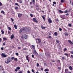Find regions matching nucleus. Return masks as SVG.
<instances>
[{
  "label": "nucleus",
  "mask_w": 73,
  "mask_h": 73,
  "mask_svg": "<svg viewBox=\"0 0 73 73\" xmlns=\"http://www.w3.org/2000/svg\"><path fill=\"white\" fill-rule=\"evenodd\" d=\"M1 56L2 57L5 58V57H7L8 55H7L4 54L3 53H2L1 54Z\"/></svg>",
  "instance_id": "nucleus-1"
},
{
  "label": "nucleus",
  "mask_w": 73,
  "mask_h": 73,
  "mask_svg": "<svg viewBox=\"0 0 73 73\" xmlns=\"http://www.w3.org/2000/svg\"><path fill=\"white\" fill-rule=\"evenodd\" d=\"M11 61V58L9 57L8 58H7V62H5V63H7V64H9L10 62Z\"/></svg>",
  "instance_id": "nucleus-2"
},
{
  "label": "nucleus",
  "mask_w": 73,
  "mask_h": 73,
  "mask_svg": "<svg viewBox=\"0 0 73 73\" xmlns=\"http://www.w3.org/2000/svg\"><path fill=\"white\" fill-rule=\"evenodd\" d=\"M33 20L34 22H35V23H38V21L35 18H33Z\"/></svg>",
  "instance_id": "nucleus-3"
},
{
  "label": "nucleus",
  "mask_w": 73,
  "mask_h": 73,
  "mask_svg": "<svg viewBox=\"0 0 73 73\" xmlns=\"http://www.w3.org/2000/svg\"><path fill=\"white\" fill-rule=\"evenodd\" d=\"M20 68L19 67H17L15 69V72H17V70H20Z\"/></svg>",
  "instance_id": "nucleus-4"
},
{
  "label": "nucleus",
  "mask_w": 73,
  "mask_h": 73,
  "mask_svg": "<svg viewBox=\"0 0 73 73\" xmlns=\"http://www.w3.org/2000/svg\"><path fill=\"white\" fill-rule=\"evenodd\" d=\"M24 38H25V39H27V38H28V36L27 35H24Z\"/></svg>",
  "instance_id": "nucleus-5"
},
{
  "label": "nucleus",
  "mask_w": 73,
  "mask_h": 73,
  "mask_svg": "<svg viewBox=\"0 0 73 73\" xmlns=\"http://www.w3.org/2000/svg\"><path fill=\"white\" fill-rule=\"evenodd\" d=\"M34 53L36 55V56H38V53H37V52H36V50H34Z\"/></svg>",
  "instance_id": "nucleus-6"
},
{
  "label": "nucleus",
  "mask_w": 73,
  "mask_h": 73,
  "mask_svg": "<svg viewBox=\"0 0 73 73\" xmlns=\"http://www.w3.org/2000/svg\"><path fill=\"white\" fill-rule=\"evenodd\" d=\"M48 22H49V23H52V20H51V19H48Z\"/></svg>",
  "instance_id": "nucleus-7"
},
{
  "label": "nucleus",
  "mask_w": 73,
  "mask_h": 73,
  "mask_svg": "<svg viewBox=\"0 0 73 73\" xmlns=\"http://www.w3.org/2000/svg\"><path fill=\"white\" fill-rule=\"evenodd\" d=\"M37 40H38V43H40L41 42V40H40L39 39H36V42H37Z\"/></svg>",
  "instance_id": "nucleus-8"
},
{
  "label": "nucleus",
  "mask_w": 73,
  "mask_h": 73,
  "mask_svg": "<svg viewBox=\"0 0 73 73\" xmlns=\"http://www.w3.org/2000/svg\"><path fill=\"white\" fill-rule=\"evenodd\" d=\"M22 16V14L20 13L18 14V16L19 17H21Z\"/></svg>",
  "instance_id": "nucleus-9"
},
{
  "label": "nucleus",
  "mask_w": 73,
  "mask_h": 73,
  "mask_svg": "<svg viewBox=\"0 0 73 73\" xmlns=\"http://www.w3.org/2000/svg\"><path fill=\"white\" fill-rule=\"evenodd\" d=\"M68 41L70 43V44H71V45H72L73 42H72V41H71L70 40H68Z\"/></svg>",
  "instance_id": "nucleus-10"
},
{
  "label": "nucleus",
  "mask_w": 73,
  "mask_h": 73,
  "mask_svg": "<svg viewBox=\"0 0 73 73\" xmlns=\"http://www.w3.org/2000/svg\"><path fill=\"white\" fill-rule=\"evenodd\" d=\"M65 72L66 73H68L69 72V71H68V69H66L65 70Z\"/></svg>",
  "instance_id": "nucleus-11"
},
{
  "label": "nucleus",
  "mask_w": 73,
  "mask_h": 73,
  "mask_svg": "<svg viewBox=\"0 0 73 73\" xmlns=\"http://www.w3.org/2000/svg\"><path fill=\"white\" fill-rule=\"evenodd\" d=\"M22 31L23 32H26V29L24 28H22Z\"/></svg>",
  "instance_id": "nucleus-12"
},
{
  "label": "nucleus",
  "mask_w": 73,
  "mask_h": 73,
  "mask_svg": "<svg viewBox=\"0 0 73 73\" xmlns=\"http://www.w3.org/2000/svg\"><path fill=\"white\" fill-rule=\"evenodd\" d=\"M13 37H14V35L13 34H12L11 37V39H12V38H13Z\"/></svg>",
  "instance_id": "nucleus-13"
},
{
  "label": "nucleus",
  "mask_w": 73,
  "mask_h": 73,
  "mask_svg": "<svg viewBox=\"0 0 73 73\" xmlns=\"http://www.w3.org/2000/svg\"><path fill=\"white\" fill-rule=\"evenodd\" d=\"M32 1L33 3V5H35V0H32Z\"/></svg>",
  "instance_id": "nucleus-14"
},
{
  "label": "nucleus",
  "mask_w": 73,
  "mask_h": 73,
  "mask_svg": "<svg viewBox=\"0 0 73 73\" xmlns=\"http://www.w3.org/2000/svg\"><path fill=\"white\" fill-rule=\"evenodd\" d=\"M69 68L71 70H73V68H72V66H70V67H69Z\"/></svg>",
  "instance_id": "nucleus-15"
},
{
  "label": "nucleus",
  "mask_w": 73,
  "mask_h": 73,
  "mask_svg": "<svg viewBox=\"0 0 73 73\" xmlns=\"http://www.w3.org/2000/svg\"><path fill=\"white\" fill-rule=\"evenodd\" d=\"M23 29H22V28L19 31L20 33H21V32H22V31H23Z\"/></svg>",
  "instance_id": "nucleus-16"
},
{
  "label": "nucleus",
  "mask_w": 73,
  "mask_h": 73,
  "mask_svg": "<svg viewBox=\"0 0 73 73\" xmlns=\"http://www.w3.org/2000/svg\"><path fill=\"white\" fill-rule=\"evenodd\" d=\"M59 12L60 13H63V11H62L60 10H59Z\"/></svg>",
  "instance_id": "nucleus-17"
},
{
  "label": "nucleus",
  "mask_w": 73,
  "mask_h": 73,
  "mask_svg": "<svg viewBox=\"0 0 73 73\" xmlns=\"http://www.w3.org/2000/svg\"><path fill=\"white\" fill-rule=\"evenodd\" d=\"M17 1H18L19 2V3H22L23 2L21 0H17Z\"/></svg>",
  "instance_id": "nucleus-18"
},
{
  "label": "nucleus",
  "mask_w": 73,
  "mask_h": 73,
  "mask_svg": "<svg viewBox=\"0 0 73 73\" xmlns=\"http://www.w3.org/2000/svg\"><path fill=\"white\" fill-rule=\"evenodd\" d=\"M49 69H45L44 70V72H49Z\"/></svg>",
  "instance_id": "nucleus-19"
},
{
  "label": "nucleus",
  "mask_w": 73,
  "mask_h": 73,
  "mask_svg": "<svg viewBox=\"0 0 73 73\" xmlns=\"http://www.w3.org/2000/svg\"><path fill=\"white\" fill-rule=\"evenodd\" d=\"M14 28H15V29H17V26L16 25H14Z\"/></svg>",
  "instance_id": "nucleus-20"
},
{
  "label": "nucleus",
  "mask_w": 73,
  "mask_h": 73,
  "mask_svg": "<svg viewBox=\"0 0 73 73\" xmlns=\"http://www.w3.org/2000/svg\"><path fill=\"white\" fill-rule=\"evenodd\" d=\"M36 9L37 11H39L40 9L39 8V7H36Z\"/></svg>",
  "instance_id": "nucleus-21"
},
{
  "label": "nucleus",
  "mask_w": 73,
  "mask_h": 73,
  "mask_svg": "<svg viewBox=\"0 0 73 73\" xmlns=\"http://www.w3.org/2000/svg\"><path fill=\"white\" fill-rule=\"evenodd\" d=\"M36 66H37V67H38V66H40V65H39V64H38V63H37Z\"/></svg>",
  "instance_id": "nucleus-22"
},
{
  "label": "nucleus",
  "mask_w": 73,
  "mask_h": 73,
  "mask_svg": "<svg viewBox=\"0 0 73 73\" xmlns=\"http://www.w3.org/2000/svg\"><path fill=\"white\" fill-rule=\"evenodd\" d=\"M58 40V39H57L56 40L57 43H60V41L59 40Z\"/></svg>",
  "instance_id": "nucleus-23"
},
{
  "label": "nucleus",
  "mask_w": 73,
  "mask_h": 73,
  "mask_svg": "<svg viewBox=\"0 0 73 73\" xmlns=\"http://www.w3.org/2000/svg\"><path fill=\"white\" fill-rule=\"evenodd\" d=\"M1 12L2 13H3L4 14H5V13L3 11H1Z\"/></svg>",
  "instance_id": "nucleus-24"
},
{
  "label": "nucleus",
  "mask_w": 73,
  "mask_h": 73,
  "mask_svg": "<svg viewBox=\"0 0 73 73\" xmlns=\"http://www.w3.org/2000/svg\"><path fill=\"white\" fill-rule=\"evenodd\" d=\"M63 50H64V51H66V50H67V49H66V48H65Z\"/></svg>",
  "instance_id": "nucleus-25"
},
{
  "label": "nucleus",
  "mask_w": 73,
  "mask_h": 73,
  "mask_svg": "<svg viewBox=\"0 0 73 73\" xmlns=\"http://www.w3.org/2000/svg\"><path fill=\"white\" fill-rule=\"evenodd\" d=\"M15 9H19V7H15Z\"/></svg>",
  "instance_id": "nucleus-26"
},
{
  "label": "nucleus",
  "mask_w": 73,
  "mask_h": 73,
  "mask_svg": "<svg viewBox=\"0 0 73 73\" xmlns=\"http://www.w3.org/2000/svg\"><path fill=\"white\" fill-rule=\"evenodd\" d=\"M54 35H58L57 33L56 32H55V33H54Z\"/></svg>",
  "instance_id": "nucleus-27"
},
{
  "label": "nucleus",
  "mask_w": 73,
  "mask_h": 73,
  "mask_svg": "<svg viewBox=\"0 0 73 73\" xmlns=\"http://www.w3.org/2000/svg\"><path fill=\"white\" fill-rule=\"evenodd\" d=\"M32 46L33 49H35V46Z\"/></svg>",
  "instance_id": "nucleus-28"
},
{
  "label": "nucleus",
  "mask_w": 73,
  "mask_h": 73,
  "mask_svg": "<svg viewBox=\"0 0 73 73\" xmlns=\"http://www.w3.org/2000/svg\"><path fill=\"white\" fill-rule=\"evenodd\" d=\"M21 38L22 40H24V36H22L21 37Z\"/></svg>",
  "instance_id": "nucleus-29"
},
{
  "label": "nucleus",
  "mask_w": 73,
  "mask_h": 73,
  "mask_svg": "<svg viewBox=\"0 0 73 73\" xmlns=\"http://www.w3.org/2000/svg\"><path fill=\"white\" fill-rule=\"evenodd\" d=\"M42 28V29H45V27H43V26H41Z\"/></svg>",
  "instance_id": "nucleus-30"
},
{
  "label": "nucleus",
  "mask_w": 73,
  "mask_h": 73,
  "mask_svg": "<svg viewBox=\"0 0 73 73\" xmlns=\"http://www.w3.org/2000/svg\"><path fill=\"white\" fill-rule=\"evenodd\" d=\"M3 39L4 40H7V38H3Z\"/></svg>",
  "instance_id": "nucleus-31"
},
{
  "label": "nucleus",
  "mask_w": 73,
  "mask_h": 73,
  "mask_svg": "<svg viewBox=\"0 0 73 73\" xmlns=\"http://www.w3.org/2000/svg\"><path fill=\"white\" fill-rule=\"evenodd\" d=\"M42 17L43 19H44V20H45V17H44V16H42Z\"/></svg>",
  "instance_id": "nucleus-32"
},
{
  "label": "nucleus",
  "mask_w": 73,
  "mask_h": 73,
  "mask_svg": "<svg viewBox=\"0 0 73 73\" xmlns=\"http://www.w3.org/2000/svg\"><path fill=\"white\" fill-rule=\"evenodd\" d=\"M8 28H9V30H11L12 29H11V28L10 27H8Z\"/></svg>",
  "instance_id": "nucleus-33"
},
{
  "label": "nucleus",
  "mask_w": 73,
  "mask_h": 73,
  "mask_svg": "<svg viewBox=\"0 0 73 73\" xmlns=\"http://www.w3.org/2000/svg\"><path fill=\"white\" fill-rule=\"evenodd\" d=\"M26 49H27V48H24L22 50H26Z\"/></svg>",
  "instance_id": "nucleus-34"
},
{
  "label": "nucleus",
  "mask_w": 73,
  "mask_h": 73,
  "mask_svg": "<svg viewBox=\"0 0 73 73\" xmlns=\"http://www.w3.org/2000/svg\"><path fill=\"white\" fill-rule=\"evenodd\" d=\"M2 34H4V31H1Z\"/></svg>",
  "instance_id": "nucleus-35"
},
{
  "label": "nucleus",
  "mask_w": 73,
  "mask_h": 73,
  "mask_svg": "<svg viewBox=\"0 0 73 73\" xmlns=\"http://www.w3.org/2000/svg\"><path fill=\"white\" fill-rule=\"evenodd\" d=\"M14 60H15V61H17V59L16 58H14Z\"/></svg>",
  "instance_id": "nucleus-36"
},
{
  "label": "nucleus",
  "mask_w": 73,
  "mask_h": 73,
  "mask_svg": "<svg viewBox=\"0 0 73 73\" xmlns=\"http://www.w3.org/2000/svg\"><path fill=\"white\" fill-rule=\"evenodd\" d=\"M15 5H18V6H19V4L17 3H15Z\"/></svg>",
  "instance_id": "nucleus-37"
},
{
  "label": "nucleus",
  "mask_w": 73,
  "mask_h": 73,
  "mask_svg": "<svg viewBox=\"0 0 73 73\" xmlns=\"http://www.w3.org/2000/svg\"><path fill=\"white\" fill-rule=\"evenodd\" d=\"M68 12V11L66 10L65 11H64L65 13H66Z\"/></svg>",
  "instance_id": "nucleus-38"
},
{
  "label": "nucleus",
  "mask_w": 73,
  "mask_h": 73,
  "mask_svg": "<svg viewBox=\"0 0 73 73\" xmlns=\"http://www.w3.org/2000/svg\"><path fill=\"white\" fill-rule=\"evenodd\" d=\"M14 57H12V58H11V60H13V59H14Z\"/></svg>",
  "instance_id": "nucleus-39"
},
{
  "label": "nucleus",
  "mask_w": 73,
  "mask_h": 73,
  "mask_svg": "<svg viewBox=\"0 0 73 73\" xmlns=\"http://www.w3.org/2000/svg\"><path fill=\"white\" fill-rule=\"evenodd\" d=\"M58 68L59 70H61V67H58Z\"/></svg>",
  "instance_id": "nucleus-40"
},
{
  "label": "nucleus",
  "mask_w": 73,
  "mask_h": 73,
  "mask_svg": "<svg viewBox=\"0 0 73 73\" xmlns=\"http://www.w3.org/2000/svg\"><path fill=\"white\" fill-rule=\"evenodd\" d=\"M64 55H65V56H68V54L67 53H65L64 54Z\"/></svg>",
  "instance_id": "nucleus-41"
},
{
  "label": "nucleus",
  "mask_w": 73,
  "mask_h": 73,
  "mask_svg": "<svg viewBox=\"0 0 73 73\" xmlns=\"http://www.w3.org/2000/svg\"><path fill=\"white\" fill-rule=\"evenodd\" d=\"M71 54H73V50H72L71 52Z\"/></svg>",
  "instance_id": "nucleus-42"
},
{
  "label": "nucleus",
  "mask_w": 73,
  "mask_h": 73,
  "mask_svg": "<svg viewBox=\"0 0 73 73\" xmlns=\"http://www.w3.org/2000/svg\"><path fill=\"white\" fill-rule=\"evenodd\" d=\"M68 26L69 27H71L72 26V25L71 24H68Z\"/></svg>",
  "instance_id": "nucleus-43"
},
{
  "label": "nucleus",
  "mask_w": 73,
  "mask_h": 73,
  "mask_svg": "<svg viewBox=\"0 0 73 73\" xmlns=\"http://www.w3.org/2000/svg\"><path fill=\"white\" fill-rule=\"evenodd\" d=\"M11 20H12V22H13V19L12 18H11Z\"/></svg>",
  "instance_id": "nucleus-44"
},
{
  "label": "nucleus",
  "mask_w": 73,
  "mask_h": 73,
  "mask_svg": "<svg viewBox=\"0 0 73 73\" xmlns=\"http://www.w3.org/2000/svg\"><path fill=\"white\" fill-rule=\"evenodd\" d=\"M16 56H19V53L17 52V53H16Z\"/></svg>",
  "instance_id": "nucleus-45"
},
{
  "label": "nucleus",
  "mask_w": 73,
  "mask_h": 73,
  "mask_svg": "<svg viewBox=\"0 0 73 73\" xmlns=\"http://www.w3.org/2000/svg\"><path fill=\"white\" fill-rule=\"evenodd\" d=\"M32 72H33V73H35V72L34 71V70H33V69L32 70Z\"/></svg>",
  "instance_id": "nucleus-46"
},
{
  "label": "nucleus",
  "mask_w": 73,
  "mask_h": 73,
  "mask_svg": "<svg viewBox=\"0 0 73 73\" xmlns=\"http://www.w3.org/2000/svg\"><path fill=\"white\" fill-rule=\"evenodd\" d=\"M3 5V4L2 3H1V2H0V6H1L2 5Z\"/></svg>",
  "instance_id": "nucleus-47"
},
{
  "label": "nucleus",
  "mask_w": 73,
  "mask_h": 73,
  "mask_svg": "<svg viewBox=\"0 0 73 73\" xmlns=\"http://www.w3.org/2000/svg\"><path fill=\"white\" fill-rule=\"evenodd\" d=\"M30 16H31V17H33V15L32 14H30Z\"/></svg>",
  "instance_id": "nucleus-48"
},
{
  "label": "nucleus",
  "mask_w": 73,
  "mask_h": 73,
  "mask_svg": "<svg viewBox=\"0 0 73 73\" xmlns=\"http://www.w3.org/2000/svg\"><path fill=\"white\" fill-rule=\"evenodd\" d=\"M64 0H61V3H63V2H64Z\"/></svg>",
  "instance_id": "nucleus-49"
},
{
  "label": "nucleus",
  "mask_w": 73,
  "mask_h": 73,
  "mask_svg": "<svg viewBox=\"0 0 73 73\" xmlns=\"http://www.w3.org/2000/svg\"><path fill=\"white\" fill-rule=\"evenodd\" d=\"M66 16H69V13H68L65 15Z\"/></svg>",
  "instance_id": "nucleus-50"
},
{
  "label": "nucleus",
  "mask_w": 73,
  "mask_h": 73,
  "mask_svg": "<svg viewBox=\"0 0 73 73\" xmlns=\"http://www.w3.org/2000/svg\"><path fill=\"white\" fill-rule=\"evenodd\" d=\"M48 38H52V37H51V36H50L48 37Z\"/></svg>",
  "instance_id": "nucleus-51"
},
{
  "label": "nucleus",
  "mask_w": 73,
  "mask_h": 73,
  "mask_svg": "<svg viewBox=\"0 0 73 73\" xmlns=\"http://www.w3.org/2000/svg\"><path fill=\"white\" fill-rule=\"evenodd\" d=\"M53 4H56V2H53Z\"/></svg>",
  "instance_id": "nucleus-52"
},
{
  "label": "nucleus",
  "mask_w": 73,
  "mask_h": 73,
  "mask_svg": "<svg viewBox=\"0 0 73 73\" xmlns=\"http://www.w3.org/2000/svg\"><path fill=\"white\" fill-rule=\"evenodd\" d=\"M59 31H62V29L61 28H59Z\"/></svg>",
  "instance_id": "nucleus-53"
},
{
  "label": "nucleus",
  "mask_w": 73,
  "mask_h": 73,
  "mask_svg": "<svg viewBox=\"0 0 73 73\" xmlns=\"http://www.w3.org/2000/svg\"><path fill=\"white\" fill-rule=\"evenodd\" d=\"M23 73V72L22 71H21L18 72V73Z\"/></svg>",
  "instance_id": "nucleus-54"
},
{
  "label": "nucleus",
  "mask_w": 73,
  "mask_h": 73,
  "mask_svg": "<svg viewBox=\"0 0 73 73\" xmlns=\"http://www.w3.org/2000/svg\"><path fill=\"white\" fill-rule=\"evenodd\" d=\"M1 50H4V48H3L1 47Z\"/></svg>",
  "instance_id": "nucleus-55"
},
{
  "label": "nucleus",
  "mask_w": 73,
  "mask_h": 73,
  "mask_svg": "<svg viewBox=\"0 0 73 73\" xmlns=\"http://www.w3.org/2000/svg\"><path fill=\"white\" fill-rule=\"evenodd\" d=\"M35 5L36 6V8H37L38 7H39L38 6V5Z\"/></svg>",
  "instance_id": "nucleus-56"
},
{
  "label": "nucleus",
  "mask_w": 73,
  "mask_h": 73,
  "mask_svg": "<svg viewBox=\"0 0 73 73\" xmlns=\"http://www.w3.org/2000/svg\"><path fill=\"white\" fill-rule=\"evenodd\" d=\"M27 73H30L31 72H30V71H29L28 70V71H27Z\"/></svg>",
  "instance_id": "nucleus-57"
},
{
  "label": "nucleus",
  "mask_w": 73,
  "mask_h": 73,
  "mask_svg": "<svg viewBox=\"0 0 73 73\" xmlns=\"http://www.w3.org/2000/svg\"><path fill=\"white\" fill-rule=\"evenodd\" d=\"M32 57H33V58H34V55L33 54L32 55Z\"/></svg>",
  "instance_id": "nucleus-58"
},
{
  "label": "nucleus",
  "mask_w": 73,
  "mask_h": 73,
  "mask_svg": "<svg viewBox=\"0 0 73 73\" xmlns=\"http://www.w3.org/2000/svg\"><path fill=\"white\" fill-rule=\"evenodd\" d=\"M56 20L57 21H59L58 19H56Z\"/></svg>",
  "instance_id": "nucleus-59"
},
{
  "label": "nucleus",
  "mask_w": 73,
  "mask_h": 73,
  "mask_svg": "<svg viewBox=\"0 0 73 73\" xmlns=\"http://www.w3.org/2000/svg\"><path fill=\"white\" fill-rule=\"evenodd\" d=\"M2 70L3 71H4V68H2Z\"/></svg>",
  "instance_id": "nucleus-60"
},
{
  "label": "nucleus",
  "mask_w": 73,
  "mask_h": 73,
  "mask_svg": "<svg viewBox=\"0 0 73 73\" xmlns=\"http://www.w3.org/2000/svg\"><path fill=\"white\" fill-rule=\"evenodd\" d=\"M26 58H28V55H27V56H26Z\"/></svg>",
  "instance_id": "nucleus-61"
},
{
  "label": "nucleus",
  "mask_w": 73,
  "mask_h": 73,
  "mask_svg": "<svg viewBox=\"0 0 73 73\" xmlns=\"http://www.w3.org/2000/svg\"><path fill=\"white\" fill-rule=\"evenodd\" d=\"M62 58L63 60H64V59H65V58H64V57H62Z\"/></svg>",
  "instance_id": "nucleus-62"
},
{
  "label": "nucleus",
  "mask_w": 73,
  "mask_h": 73,
  "mask_svg": "<svg viewBox=\"0 0 73 73\" xmlns=\"http://www.w3.org/2000/svg\"><path fill=\"white\" fill-rule=\"evenodd\" d=\"M71 57H72V58H73V55H71Z\"/></svg>",
  "instance_id": "nucleus-63"
},
{
  "label": "nucleus",
  "mask_w": 73,
  "mask_h": 73,
  "mask_svg": "<svg viewBox=\"0 0 73 73\" xmlns=\"http://www.w3.org/2000/svg\"><path fill=\"white\" fill-rule=\"evenodd\" d=\"M8 34H10V33H11V32H10V31H9L8 32Z\"/></svg>",
  "instance_id": "nucleus-64"
}]
</instances>
